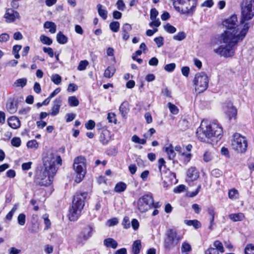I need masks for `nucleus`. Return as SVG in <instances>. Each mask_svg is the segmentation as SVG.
Masks as SVG:
<instances>
[{"label": "nucleus", "instance_id": "nucleus-20", "mask_svg": "<svg viewBox=\"0 0 254 254\" xmlns=\"http://www.w3.org/2000/svg\"><path fill=\"white\" fill-rule=\"evenodd\" d=\"M119 111L123 118H126L129 111V105L128 102H123L119 108Z\"/></svg>", "mask_w": 254, "mask_h": 254}, {"label": "nucleus", "instance_id": "nucleus-15", "mask_svg": "<svg viewBox=\"0 0 254 254\" xmlns=\"http://www.w3.org/2000/svg\"><path fill=\"white\" fill-rule=\"evenodd\" d=\"M132 27L129 24L126 23L123 25L122 28V35L124 40L127 41L129 38V33Z\"/></svg>", "mask_w": 254, "mask_h": 254}, {"label": "nucleus", "instance_id": "nucleus-21", "mask_svg": "<svg viewBox=\"0 0 254 254\" xmlns=\"http://www.w3.org/2000/svg\"><path fill=\"white\" fill-rule=\"evenodd\" d=\"M110 139L109 132L107 130L102 131L100 134L99 140L103 144H107Z\"/></svg>", "mask_w": 254, "mask_h": 254}, {"label": "nucleus", "instance_id": "nucleus-43", "mask_svg": "<svg viewBox=\"0 0 254 254\" xmlns=\"http://www.w3.org/2000/svg\"><path fill=\"white\" fill-rule=\"evenodd\" d=\"M229 197L232 199H236L238 198L239 193L237 190L233 189L229 190L228 193Z\"/></svg>", "mask_w": 254, "mask_h": 254}, {"label": "nucleus", "instance_id": "nucleus-35", "mask_svg": "<svg viewBox=\"0 0 254 254\" xmlns=\"http://www.w3.org/2000/svg\"><path fill=\"white\" fill-rule=\"evenodd\" d=\"M68 103L71 107H76L79 105V101L75 96H70L68 98Z\"/></svg>", "mask_w": 254, "mask_h": 254}, {"label": "nucleus", "instance_id": "nucleus-46", "mask_svg": "<svg viewBox=\"0 0 254 254\" xmlns=\"http://www.w3.org/2000/svg\"><path fill=\"white\" fill-rule=\"evenodd\" d=\"M88 62L86 60L81 61L80 62L79 65L77 67L78 70H84L86 69L87 66L88 65Z\"/></svg>", "mask_w": 254, "mask_h": 254}, {"label": "nucleus", "instance_id": "nucleus-55", "mask_svg": "<svg viewBox=\"0 0 254 254\" xmlns=\"http://www.w3.org/2000/svg\"><path fill=\"white\" fill-rule=\"evenodd\" d=\"M175 67H176L175 64L171 63V64H166L164 67V69L168 72H172L174 70Z\"/></svg>", "mask_w": 254, "mask_h": 254}, {"label": "nucleus", "instance_id": "nucleus-33", "mask_svg": "<svg viewBox=\"0 0 254 254\" xmlns=\"http://www.w3.org/2000/svg\"><path fill=\"white\" fill-rule=\"evenodd\" d=\"M57 42L61 44H64L67 42V38L61 32L57 35Z\"/></svg>", "mask_w": 254, "mask_h": 254}, {"label": "nucleus", "instance_id": "nucleus-16", "mask_svg": "<svg viewBox=\"0 0 254 254\" xmlns=\"http://www.w3.org/2000/svg\"><path fill=\"white\" fill-rule=\"evenodd\" d=\"M187 176L191 181L196 180L199 177V173L195 167H190L187 171Z\"/></svg>", "mask_w": 254, "mask_h": 254}, {"label": "nucleus", "instance_id": "nucleus-13", "mask_svg": "<svg viewBox=\"0 0 254 254\" xmlns=\"http://www.w3.org/2000/svg\"><path fill=\"white\" fill-rule=\"evenodd\" d=\"M4 17L7 22H13L16 19L19 18V13L12 8H8L6 10Z\"/></svg>", "mask_w": 254, "mask_h": 254}, {"label": "nucleus", "instance_id": "nucleus-29", "mask_svg": "<svg viewBox=\"0 0 254 254\" xmlns=\"http://www.w3.org/2000/svg\"><path fill=\"white\" fill-rule=\"evenodd\" d=\"M214 157V153L213 152L208 150L204 152L203 156V159L205 162H209L211 161Z\"/></svg>", "mask_w": 254, "mask_h": 254}, {"label": "nucleus", "instance_id": "nucleus-23", "mask_svg": "<svg viewBox=\"0 0 254 254\" xmlns=\"http://www.w3.org/2000/svg\"><path fill=\"white\" fill-rule=\"evenodd\" d=\"M164 150L168 155L169 159L173 160L175 158L176 153L173 149V146L171 144L166 146L164 148Z\"/></svg>", "mask_w": 254, "mask_h": 254}, {"label": "nucleus", "instance_id": "nucleus-9", "mask_svg": "<svg viewBox=\"0 0 254 254\" xmlns=\"http://www.w3.org/2000/svg\"><path fill=\"white\" fill-rule=\"evenodd\" d=\"M231 146L233 150L238 153H244L248 147V143L246 139L239 133H235L232 140Z\"/></svg>", "mask_w": 254, "mask_h": 254}, {"label": "nucleus", "instance_id": "nucleus-1", "mask_svg": "<svg viewBox=\"0 0 254 254\" xmlns=\"http://www.w3.org/2000/svg\"><path fill=\"white\" fill-rule=\"evenodd\" d=\"M238 19L236 14H233L229 18L223 21V24L227 29L221 35V45L217 49L214 50V52L221 57L228 58L233 56L234 54V47L237 43L242 41L244 38L237 41H234L233 38H228L227 41L224 40V34L228 32L233 35L234 38L239 36L241 34V31H239L236 28L238 27Z\"/></svg>", "mask_w": 254, "mask_h": 254}, {"label": "nucleus", "instance_id": "nucleus-6", "mask_svg": "<svg viewBox=\"0 0 254 254\" xmlns=\"http://www.w3.org/2000/svg\"><path fill=\"white\" fill-rule=\"evenodd\" d=\"M73 169L76 173L75 181L77 183L81 182L84 178L86 172V159L82 156L76 157L73 165Z\"/></svg>", "mask_w": 254, "mask_h": 254}, {"label": "nucleus", "instance_id": "nucleus-64", "mask_svg": "<svg viewBox=\"0 0 254 254\" xmlns=\"http://www.w3.org/2000/svg\"><path fill=\"white\" fill-rule=\"evenodd\" d=\"M205 254H219L216 249L210 248L205 252Z\"/></svg>", "mask_w": 254, "mask_h": 254}, {"label": "nucleus", "instance_id": "nucleus-7", "mask_svg": "<svg viewBox=\"0 0 254 254\" xmlns=\"http://www.w3.org/2000/svg\"><path fill=\"white\" fill-rule=\"evenodd\" d=\"M197 3V0H178L177 3L173 5L176 10L183 14H192Z\"/></svg>", "mask_w": 254, "mask_h": 254}, {"label": "nucleus", "instance_id": "nucleus-18", "mask_svg": "<svg viewBox=\"0 0 254 254\" xmlns=\"http://www.w3.org/2000/svg\"><path fill=\"white\" fill-rule=\"evenodd\" d=\"M6 107L10 114H14L17 110V103L13 99H9L7 102Z\"/></svg>", "mask_w": 254, "mask_h": 254}, {"label": "nucleus", "instance_id": "nucleus-57", "mask_svg": "<svg viewBox=\"0 0 254 254\" xmlns=\"http://www.w3.org/2000/svg\"><path fill=\"white\" fill-rule=\"evenodd\" d=\"M211 175L214 177L218 178L222 176V172L218 169H215L211 171Z\"/></svg>", "mask_w": 254, "mask_h": 254}, {"label": "nucleus", "instance_id": "nucleus-37", "mask_svg": "<svg viewBox=\"0 0 254 254\" xmlns=\"http://www.w3.org/2000/svg\"><path fill=\"white\" fill-rule=\"evenodd\" d=\"M110 29L113 32H117L120 28V23L118 21H113L109 25Z\"/></svg>", "mask_w": 254, "mask_h": 254}, {"label": "nucleus", "instance_id": "nucleus-63", "mask_svg": "<svg viewBox=\"0 0 254 254\" xmlns=\"http://www.w3.org/2000/svg\"><path fill=\"white\" fill-rule=\"evenodd\" d=\"M185 188H186L185 186H184L183 185H179V186L176 187L174 189V192H176V193H179V192H183L185 190Z\"/></svg>", "mask_w": 254, "mask_h": 254}, {"label": "nucleus", "instance_id": "nucleus-48", "mask_svg": "<svg viewBox=\"0 0 254 254\" xmlns=\"http://www.w3.org/2000/svg\"><path fill=\"white\" fill-rule=\"evenodd\" d=\"M26 216L23 213L20 214L17 218L18 224L21 226H23L25 223Z\"/></svg>", "mask_w": 254, "mask_h": 254}, {"label": "nucleus", "instance_id": "nucleus-51", "mask_svg": "<svg viewBox=\"0 0 254 254\" xmlns=\"http://www.w3.org/2000/svg\"><path fill=\"white\" fill-rule=\"evenodd\" d=\"M117 8L121 11H124L126 8V5L123 0H118L116 2Z\"/></svg>", "mask_w": 254, "mask_h": 254}, {"label": "nucleus", "instance_id": "nucleus-34", "mask_svg": "<svg viewBox=\"0 0 254 254\" xmlns=\"http://www.w3.org/2000/svg\"><path fill=\"white\" fill-rule=\"evenodd\" d=\"M127 188V185L123 182H120L117 184L115 187V191L118 192L124 191Z\"/></svg>", "mask_w": 254, "mask_h": 254}, {"label": "nucleus", "instance_id": "nucleus-40", "mask_svg": "<svg viewBox=\"0 0 254 254\" xmlns=\"http://www.w3.org/2000/svg\"><path fill=\"white\" fill-rule=\"evenodd\" d=\"M164 29L166 31L171 34L175 33L177 30L176 28L174 26L171 25L169 23H167L164 25Z\"/></svg>", "mask_w": 254, "mask_h": 254}, {"label": "nucleus", "instance_id": "nucleus-2", "mask_svg": "<svg viewBox=\"0 0 254 254\" xmlns=\"http://www.w3.org/2000/svg\"><path fill=\"white\" fill-rule=\"evenodd\" d=\"M241 19L240 23L243 27L241 30L239 36L234 38L230 33L227 32L224 34V40L227 41L228 38H233L234 41H237L245 38L250 27L253 23L250 21L254 17V0H242L240 3Z\"/></svg>", "mask_w": 254, "mask_h": 254}, {"label": "nucleus", "instance_id": "nucleus-36", "mask_svg": "<svg viewBox=\"0 0 254 254\" xmlns=\"http://www.w3.org/2000/svg\"><path fill=\"white\" fill-rule=\"evenodd\" d=\"M214 248L216 249L217 250V252L219 253H224V248L221 242L219 241H215L213 243Z\"/></svg>", "mask_w": 254, "mask_h": 254}, {"label": "nucleus", "instance_id": "nucleus-49", "mask_svg": "<svg viewBox=\"0 0 254 254\" xmlns=\"http://www.w3.org/2000/svg\"><path fill=\"white\" fill-rule=\"evenodd\" d=\"M245 254H254V246L248 245L245 249Z\"/></svg>", "mask_w": 254, "mask_h": 254}, {"label": "nucleus", "instance_id": "nucleus-14", "mask_svg": "<svg viewBox=\"0 0 254 254\" xmlns=\"http://www.w3.org/2000/svg\"><path fill=\"white\" fill-rule=\"evenodd\" d=\"M62 100L61 97L57 98L54 101L53 107L50 112V114L53 116L57 115L60 111L62 105Z\"/></svg>", "mask_w": 254, "mask_h": 254}, {"label": "nucleus", "instance_id": "nucleus-27", "mask_svg": "<svg viewBox=\"0 0 254 254\" xmlns=\"http://www.w3.org/2000/svg\"><path fill=\"white\" fill-rule=\"evenodd\" d=\"M141 248V241L140 240L135 241L132 246V252L133 254H138Z\"/></svg>", "mask_w": 254, "mask_h": 254}, {"label": "nucleus", "instance_id": "nucleus-31", "mask_svg": "<svg viewBox=\"0 0 254 254\" xmlns=\"http://www.w3.org/2000/svg\"><path fill=\"white\" fill-rule=\"evenodd\" d=\"M115 71L116 69L114 67L108 66L105 70L104 76L106 78H110L113 76Z\"/></svg>", "mask_w": 254, "mask_h": 254}, {"label": "nucleus", "instance_id": "nucleus-38", "mask_svg": "<svg viewBox=\"0 0 254 254\" xmlns=\"http://www.w3.org/2000/svg\"><path fill=\"white\" fill-rule=\"evenodd\" d=\"M40 39L41 42L44 44L47 45H51L52 44V40L50 39L49 37L46 36L44 35H41L40 37Z\"/></svg>", "mask_w": 254, "mask_h": 254}, {"label": "nucleus", "instance_id": "nucleus-42", "mask_svg": "<svg viewBox=\"0 0 254 254\" xmlns=\"http://www.w3.org/2000/svg\"><path fill=\"white\" fill-rule=\"evenodd\" d=\"M51 80L56 85L61 83L62 77L58 74H53L51 76Z\"/></svg>", "mask_w": 254, "mask_h": 254}, {"label": "nucleus", "instance_id": "nucleus-54", "mask_svg": "<svg viewBox=\"0 0 254 254\" xmlns=\"http://www.w3.org/2000/svg\"><path fill=\"white\" fill-rule=\"evenodd\" d=\"M154 41L158 48L162 47L164 44V39L161 36L154 38Z\"/></svg>", "mask_w": 254, "mask_h": 254}, {"label": "nucleus", "instance_id": "nucleus-25", "mask_svg": "<svg viewBox=\"0 0 254 254\" xmlns=\"http://www.w3.org/2000/svg\"><path fill=\"white\" fill-rule=\"evenodd\" d=\"M44 27L45 29H49L51 33L54 34L56 32L57 26L54 22L46 21L44 24Z\"/></svg>", "mask_w": 254, "mask_h": 254}, {"label": "nucleus", "instance_id": "nucleus-26", "mask_svg": "<svg viewBox=\"0 0 254 254\" xmlns=\"http://www.w3.org/2000/svg\"><path fill=\"white\" fill-rule=\"evenodd\" d=\"M103 5L101 4H98L97 5V8L99 15L103 18V20H106L107 18L108 12L105 8H103Z\"/></svg>", "mask_w": 254, "mask_h": 254}, {"label": "nucleus", "instance_id": "nucleus-12", "mask_svg": "<svg viewBox=\"0 0 254 254\" xmlns=\"http://www.w3.org/2000/svg\"><path fill=\"white\" fill-rule=\"evenodd\" d=\"M223 108L225 114L228 116L230 119L236 116L237 110L233 106L231 101H226L224 104Z\"/></svg>", "mask_w": 254, "mask_h": 254}, {"label": "nucleus", "instance_id": "nucleus-61", "mask_svg": "<svg viewBox=\"0 0 254 254\" xmlns=\"http://www.w3.org/2000/svg\"><path fill=\"white\" fill-rule=\"evenodd\" d=\"M9 39V36L7 33H2L0 35V42H5Z\"/></svg>", "mask_w": 254, "mask_h": 254}, {"label": "nucleus", "instance_id": "nucleus-59", "mask_svg": "<svg viewBox=\"0 0 254 254\" xmlns=\"http://www.w3.org/2000/svg\"><path fill=\"white\" fill-rule=\"evenodd\" d=\"M122 224L124 226V228L125 229H127L130 227V222L128 217H124Z\"/></svg>", "mask_w": 254, "mask_h": 254}, {"label": "nucleus", "instance_id": "nucleus-53", "mask_svg": "<svg viewBox=\"0 0 254 254\" xmlns=\"http://www.w3.org/2000/svg\"><path fill=\"white\" fill-rule=\"evenodd\" d=\"M85 126L87 129H93L95 126V123L93 120L88 121L85 124Z\"/></svg>", "mask_w": 254, "mask_h": 254}, {"label": "nucleus", "instance_id": "nucleus-56", "mask_svg": "<svg viewBox=\"0 0 254 254\" xmlns=\"http://www.w3.org/2000/svg\"><path fill=\"white\" fill-rule=\"evenodd\" d=\"M118 223H119V222H118L117 218H112V219H111L108 220V221L107 222V225L108 226L111 227V226H115V225H117L118 224Z\"/></svg>", "mask_w": 254, "mask_h": 254}, {"label": "nucleus", "instance_id": "nucleus-17", "mask_svg": "<svg viewBox=\"0 0 254 254\" xmlns=\"http://www.w3.org/2000/svg\"><path fill=\"white\" fill-rule=\"evenodd\" d=\"M7 123L9 126L13 129H17L20 127V121L18 118L15 116L9 118Z\"/></svg>", "mask_w": 254, "mask_h": 254}, {"label": "nucleus", "instance_id": "nucleus-3", "mask_svg": "<svg viewBox=\"0 0 254 254\" xmlns=\"http://www.w3.org/2000/svg\"><path fill=\"white\" fill-rule=\"evenodd\" d=\"M44 169L37 172L36 182L41 186H50L57 172L54 155L50 154L43 158Z\"/></svg>", "mask_w": 254, "mask_h": 254}, {"label": "nucleus", "instance_id": "nucleus-52", "mask_svg": "<svg viewBox=\"0 0 254 254\" xmlns=\"http://www.w3.org/2000/svg\"><path fill=\"white\" fill-rule=\"evenodd\" d=\"M48 215L47 214H45L43 215V218L44 220V223L46 225L45 229H48L51 227V221L48 218Z\"/></svg>", "mask_w": 254, "mask_h": 254}, {"label": "nucleus", "instance_id": "nucleus-28", "mask_svg": "<svg viewBox=\"0 0 254 254\" xmlns=\"http://www.w3.org/2000/svg\"><path fill=\"white\" fill-rule=\"evenodd\" d=\"M144 137L145 138L140 139L137 135H133L131 137V141L136 143L145 144L146 142L147 136L144 134Z\"/></svg>", "mask_w": 254, "mask_h": 254}, {"label": "nucleus", "instance_id": "nucleus-45", "mask_svg": "<svg viewBox=\"0 0 254 254\" xmlns=\"http://www.w3.org/2000/svg\"><path fill=\"white\" fill-rule=\"evenodd\" d=\"M21 143V139L18 137H13L11 140V144L13 146L18 147Z\"/></svg>", "mask_w": 254, "mask_h": 254}, {"label": "nucleus", "instance_id": "nucleus-24", "mask_svg": "<svg viewBox=\"0 0 254 254\" xmlns=\"http://www.w3.org/2000/svg\"><path fill=\"white\" fill-rule=\"evenodd\" d=\"M104 245L108 248L115 249L118 246V243L112 238H108L104 241Z\"/></svg>", "mask_w": 254, "mask_h": 254}, {"label": "nucleus", "instance_id": "nucleus-58", "mask_svg": "<svg viewBox=\"0 0 254 254\" xmlns=\"http://www.w3.org/2000/svg\"><path fill=\"white\" fill-rule=\"evenodd\" d=\"M158 14V11L155 8H152L150 10V19L154 20L156 19Z\"/></svg>", "mask_w": 254, "mask_h": 254}, {"label": "nucleus", "instance_id": "nucleus-50", "mask_svg": "<svg viewBox=\"0 0 254 254\" xmlns=\"http://www.w3.org/2000/svg\"><path fill=\"white\" fill-rule=\"evenodd\" d=\"M17 209V207L16 205H15L12 209L6 215L5 218L8 220H11L12 216Z\"/></svg>", "mask_w": 254, "mask_h": 254}, {"label": "nucleus", "instance_id": "nucleus-41", "mask_svg": "<svg viewBox=\"0 0 254 254\" xmlns=\"http://www.w3.org/2000/svg\"><path fill=\"white\" fill-rule=\"evenodd\" d=\"M191 250L190 245L187 243L184 242L182 244L181 251L182 253H186L187 254L190 252Z\"/></svg>", "mask_w": 254, "mask_h": 254}, {"label": "nucleus", "instance_id": "nucleus-22", "mask_svg": "<svg viewBox=\"0 0 254 254\" xmlns=\"http://www.w3.org/2000/svg\"><path fill=\"white\" fill-rule=\"evenodd\" d=\"M229 218L233 222L242 221L245 218V215L243 213H232L229 215Z\"/></svg>", "mask_w": 254, "mask_h": 254}, {"label": "nucleus", "instance_id": "nucleus-5", "mask_svg": "<svg viewBox=\"0 0 254 254\" xmlns=\"http://www.w3.org/2000/svg\"><path fill=\"white\" fill-rule=\"evenodd\" d=\"M86 192H77L73 197L71 207L69 209L68 214L70 221L76 220L80 215L82 209L83 208L85 200L87 196Z\"/></svg>", "mask_w": 254, "mask_h": 254}, {"label": "nucleus", "instance_id": "nucleus-19", "mask_svg": "<svg viewBox=\"0 0 254 254\" xmlns=\"http://www.w3.org/2000/svg\"><path fill=\"white\" fill-rule=\"evenodd\" d=\"M92 227L90 226H87L83 228L81 236L84 240L86 241L92 236Z\"/></svg>", "mask_w": 254, "mask_h": 254}, {"label": "nucleus", "instance_id": "nucleus-39", "mask_svg": "<svg viewBox=\"0 0 254 254\" xmlns=\"http://www.w3.org/2000/svg\"><path fill=\"white\" fill-rule=\"evenodd\" d=\"M186 38V34L184 32H180L173 36V38L176 41H182Z\"/></svg>", "mask_w": 254, "mask_h": 254}, {"label": "nucleus", "instance_id": "nucleus-30", "mask_svg": "<svg viewBox=\"0 0 254 254\" xmlns=\"http://www.w3.org/2000/svg\"><path fill=\"white\" fill-rule=\"evenodd\" d=\"M27 80L25 78H19L15 80L13 85L16 87L23 88L27 84Z\"/></svg>", "mask_w": 254, "mask_h": 254}, {"label": "nucleus", "instance_id": "nucleus-62", "mask_svg": "<svg viewBox=\"0 0 254 254\" xmlns=\"http://www.w3.org/2000/svg\"><path fill=\"white\" fill-rule=\"evenodd\" d=\"M43 50L45 53H47L51 58L53 57L54 52H53V49L51 48L44 47L43 49Z\"/></svg>", "mask_w": 254, "mask_h": 254}, {"label": "nucleus", "instance_id": "nucleus-11", "mask_svg": "<svg viewBox=\"0 0 254 254\" xmlns=\"http://www.w3.org/2000/svg\"><path fill=\"white\" fill-rule=\"evenodd\" d=\"M153 198L151 194H146L140 197L137 201L138 210L145 212L152 207Z\"/></svg>", "mask_w": 254, "mask_h": 254}, {"label": "nucleus", "instance_id": "nucleus-60", "mask_svg": "<svg viewBox=\"0 0 254 254\" xmlns=\"http://www.w3.org/2000/svg\"><path fill=\"white\" fill-rule=\"evenodd\" d=\"M107 119L109 123H116V119H115V115L113 113H108Z\"/></svg>", "mask_w": 254, "mask_h": 254}, {"label": "nucleus", "instance_id": "nucleus-32", "mask_svg": "<svg viewBox=\"0 0 254 254\" xmlns=\"http://www.w3.org/2000/svg\"><path fill=\"white\" fill-rule=\"evenodd\" d=\"M185 224L188 226H192L195 229H198L201 227V223L197 220H185Z\"/></svg>", "mask_w": 254, "mask_h": 254}, {"label": "nucleus", "instance_id": "nucleus-47", "mask_svg": "<svg viewBox=\"0 0 254 254\" xmlns=\"http://www.w3.org/2000/svg\"><path fill=\"white\" fill-rule=\"evenodd\" d=\"M27 146L28 148L37 149L38 147V143L36 140H30L27 142Z\"/></svg>", "mask_w": 254, "mask_h": 254}, {"label": "nucleus", "instance_id": "nucleus-44", "mask_svg": "<svg viewBox=\"0 0 254 254\" xmlns=\"http://www.w3.org/2000/svg\"><path fill=\"white\" fill-rule=\"evenodd\" d=\"M168 107L170 110V112L172 114L174 115H176L178 113L179 109H178L177 107L175 105L172 104L170 102H169L168 103Z\"/></svg>", "mask_w": 254, "mask_h": 254}, {"label": "nucleus", "instance_id": "nucleus-8", "mask_svg": "<svg viewBox=\"0 0 254 254\" xmlns=\"http://www.w3.org/2000/svg\"><path fill=\"white\" fill-rule=\"evenodd\" d=\"M181 237L176 230L169 229L166 234L164 247L166 250L170 251L177 246L181 240Z\"/></svg>", "mask_w": 254, "mask_h": 254}, {"label": "nucleus", "instance_id": "nucleus-10", "mask_svg": "<svg viewBox=\"0 0 254 254\" xmlns=\"http://www.w3.org/2000/svg\"><path fill=\"white\" fill-rule=\"evenodd\" d=\"M195 90L200 93L206 90L208 85V79L204 72L198 73L195 75L193 80Z\"/></svg>", "mask_w": 254, "mask_h": 254}, {"label": "nucleus", "instance_id": "nucleus-4", "mask_svg": "<svg viewBox=\"0 0 254 254\" xmlns=\"http://www.w3.org/2000/svg\"><path fill=\"white\" fill-rule=\"evenodd\" d=\"M222 134V128L218 124L205 121L201 122L196 131L198 139L202 142H208L209 139L213 138L220 139Z\"/></svg>", "mask_w": 254, "mask_h": 254}]
</instances>
